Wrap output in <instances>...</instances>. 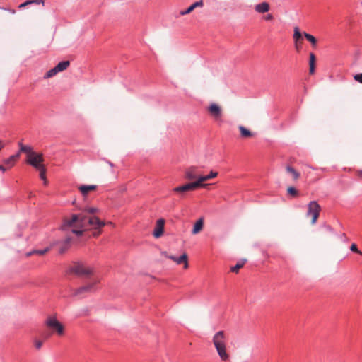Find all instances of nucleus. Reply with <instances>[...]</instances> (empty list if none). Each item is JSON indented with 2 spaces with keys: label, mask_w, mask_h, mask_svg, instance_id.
Returning <instances> with one entry per match:
<instances>
[{
  "label": "nucleus",
  "mask_w": 362,
  "mask_h": 362,
  "mask_svg": "<svg viewBox=\"0 0 362 362\" xmlns=\"http://www.w3.org/2000/svg\"><path fill=\"white\" fill-rule=\"evenodd\" d=\"M307 216H312L311 223L315 224L319 217L320 211V206L315 201H312L308 206Z\"/></svg>",
  "instance_id": "obj_5"
},
{
  "label": "nucleus",
  "mask_w": 362,
  "mask_h": 362,
  "mask_svg": "<svg viewBox=\"0 0 362 362\" xmlns=\"http://www.w3.org/2000/svg\"><path fill=\"white\" fill-rule=\"evenodd\" d=\"M70 66V62L69 60L62 61L55 67L59 72L66 70Z\"/></svg>",
  "instance_id": "obj_23"
},
{
  "label": "nucleus",
  "mask_w": 362,
  "mask_h": 362,
  "mask_svg": "<svg viewBox=\"0 0 362 362\" xmlns=\"http://www.w3.org/2000/svg\"><path fill=\"white\" fill-rule=\"evenodd\" d=\"M293 39L295 41V47L297 51H299L303 42L302 33L298 27L294 28Z\"/></svg>",
  "instance_id": "obj_12"
},
{
  "label": "nucleus",
  "mask_w": 362,
  "mask_h": 362,
  "mask_svg": "<svg viewBox=\"0 0 362 362\" xmlns=\"http://www.w3.org/2000/svg\"><path fill=\"white\" fill-rule=\"evenodd\" d=\"M42 346V341L40 340H36L35 341V346L37 349H40Z\"/></svg>",
  "instance_id": "obj_35"
},
{
  "label": "nucleus",
  "mask_w": 362,
  "mask_h": 362,
  "mask_svg": "<svg viewBox=\"0 0 362 362\" xmlns=\"http://www.w3.org/2000/svg\"><path fill=\"white\" fill-rule=\"evenodd\" d=\"M247 262L246 259H240L234 267L230 268L232 272L238 273L239 269H241Z\"/></svg>",
  "instance_id": "obj_25"
},
{
  "label": "nucleus",
  "mask_w": 362,
  "mask_h": 362,
  "mask_svg": "<svg viewBox=\"0 0 362 362\" xmlns=\"http://www.w3.org/2000/svg\"><path fill=\"white\" fill-rule=\"evenodd\" d=\"M18 145L20 146V151L27 153V158L30 156L31 153H35V151H33L30 146L23 145L21 142H19Z\"/></svg>",
  "instance_id": "obj_21"
},
{
  "label": "nucleus",
  "mask_w": 362,
  "mask_h": 362,
  "mask_svg": "<svg viewBox=\"0 0 362 362\" xmlns=\"http://www.w3.org/2000/svg\"><path fill=\"white\" fill-rule=\"evenodd\" d=\"M316 58L313 53L310 54L309 65H315Z\"/></svg>",
  "instance_id": "obj_33"
},
{
  "label": "nucleus",
  "mask_w": 362,
  "mask_h": 362,
  "mask_svg": "<svg viewBox=\"0 0 362 362\" xmlns=\"http://www.w3.org/2000/svg\"><path fill=\"white\" fill-rule=\"evenodd\" d=\"M161 255H163V256H164L165 257H168V258L170 256V255H168L167 252H165V251L161 252Z\"/></svg>",
  "instance_id": "obj_41"
},
{
  "label": "nucleus",
  "mask_w": 362,
  "mask_h": 362,
  "mask_svg": "<svg viewBox=\"0 0 362 362\" xmlns=\"http://www.w3.org/2000/svg\"><path fill=\"white\" fill-rule=\"evenodd\" d=\"M0 170L4 173L6 170V168L4 166L0 165Z\"/></svg>",
  "instance_id": "obj_42"
},
{
  "label": "nucleus",
  "mask_w": 362,
  "mask_h": 362,
  "mask_svg": "<svg viewBox=\"0 0 362 362\" xmlns=\"http://www.w3.org/2000/svg\"><path fill=\"white\" fill-rule=\"evenodd\" d=\"M217 175H218V173L217 172L211 170L209 175H202V177H200L199 178V180H196V181H197V183L199 184V187H206L209 185V184H204L203 182H206V181H208V180H209L211 179H213V178L217 177Z\"/></svg>",
  "instance_id": "obj_11"
},
{
  "label": "nucleus",
  "mask_w": 362,
  "mask_h": 362,
  "mask_svg": "<svg viewBox=\"0 0 362 362\" xmlns=\"http://www.w3.org/2000/svg\"><path fill=\"white\" fill-rule=\"evenodd\" d=\"M238 129L240 132V134L243 138H250L254 135V134L251 131L246 129L245 127L242 125L239 126Z\"/></svg>",
  "instance_id": "obj_20"
},
{
  "label": "nucleus",
  "mask_w": 362,
  "mask_h": 362,
  "mask_svg": "<svg viewBox=\"0 0 362 362\" xmlns=\"http://www.w3.org/2000/svg\"><path fill=\"white\" fill-rule=\"evenodd\" d=\"M309 72L310 74H313L315 72V65H309Z\"/></svg>",
  "instance_id": "obj_38"
},
{
  "label": "nucleus",
  "mask_w": 362,
  "mask_h": 362,
  "mask_svg": "<svg viewBox=\"0 0 362 362\" xmlns=\"http://www.w3.org/2000/svg\"><path fill=\"white\" fill-rule=\"evenodd\" d=\"M45 1V0H27L24 3L21 4L19 5L18 8H23V7L28 6V5L32 4H42V5H44Z\"/></svg>",
  "instance_id": "obj_26"
},
{
  "label": "nucleus",
  "mask_w": 362,
  "mask_h": 362,
  "mask_svg": "<svg viewBox=\"0 0 362 362\" xmlns=\"http://www.w3.org/2000/svg\"><path fill=\"white\" fill-rule=\"evenodd\" d=\"M9 11L12 13H16V11L14 9H10Z\"/></svg>",
  "instance_id": "obj_44"
},
{
  "label": "nucleus",
  "mask_w": 362,
  "mask_h": 362,
  "mask_svg": "<svg viewBox=\"0 0 362 362\" xmlns=\"http://www.w3.org/2000/svg\"><path fill=\"white\" fill-rule=\"evenodd\" d=\"M66 274H75L78 276H87L93 274V269L90 267H86L82 262H74L67 270Z\"/></svg>",
  "instance_id": "obj_3"
},
{
  "label": "nucleus",
  "mask_w": 362,
  "mask_h": 362,
  "mask_svg": "<svg viewBox=\"0 0 362 362\" xmlns=\"http://www.w3.org/2000/svg\"><path fill=\"white\" fill-rule=\"evenodd\" d=\"M50 250V248L49 247H45V249L43 250H34L33 251H31L30 252H29L28 254V256L31 255H44L45 253H47V252H49Z\"/></svg>",
  "instance_id": "obj_29"
},
{
  "label": "nucleus",
  "mask_w": 362,
  "mask_h": 362,
  "mask_svg": "<svg viewBox=\"0 0 362 362\" xmlns=\"http://www.w3.org/2000/svg\"><path fill=\"white\" fill-rule=\"evenodd\" d=\"M87 223L95 228H101L105 223L96 216H88L83 214H72L71 218H65L61 226L62 230H66L70 227H86Z\"/></svg>",
  "instance_id": "obj_1"
},
{
  "label": "nucleus",
  "mask_w": 362,
  "mask_h": 362,
  "mask_svg": "<svg viewBox=\"0 0 362 362\" xmlns=\"http://www.w3.org/2000/svg\"><path fill=\"white\" fill-rule=\"evenodd\" d=\"M88 226V224L87 223V226H86V228H87ZM89 226H90V225H89ZM90 227H93V228H94L95 229H96V228H95V226H90ZM84 228H86V227H84ZM84 230H86V228H84Z\"/></svg>",
  "instance_id": "obj_45"
},
{
  "label": "nucleus",
  "mask_w": 362,
  "mask_h": 362,
  "mask_svg": "<svg viewBox=\"0 0 362 362\" xmlns=\"http://www.w3.org/2000/svg\"><path fill=\"white\" fill-rule=\"evenodd\" d=\"M286 170L288 173L291 174L293 177V180H297L300 176V173L296 171L293 167L288 165L286 168Z\"/></svg>",
  "instance_id": "obj_22"
},
{
  "label": "nucleus",
  "mask_w": 362,
  "mask_h": 362,
  "mask_svg": "<svg viewBox=\"0 0 362 362\" xmlns=\"http://www.w3.org/2000/svg\"><path fill=\"white\" fill-rule=\"evenodd\" d=\"M185 178L189 180H197L202 177L198 173L197 168L195 166H191L187 168L185 173Z\"/></svg>",
  "instance_id": "obj_9"
},
{
  "label": "nucleus",
  "mask_w": 362,
  "mask_h": 362,
  "mask_svg": "<svg viewBox=\"0 0 362 362\" xmlns=\"http://www.w3.org/2000/svg\"><path fill=\"white\" fill-rule=\"evenodd\" d=\"M59 73L58 70L57 69V68L54 66V68L51 69L50 70H49L43 76V78L44 79H48L49 78H52L53 76H54L55 75H57V74Z\"/></svg>",
  "instance_id": "obj_27"
},
{
  "label": "nucleus",
  "mask_w": 362,
  "mask_h": 362,
  "mask_svg": "<svg viewBox=\"0 0 362 362\" xmlns=\"http://www.w3.org/2000/svg\"><path fill=\"white\" fill-rule=\"evenodd\" d=\"M37 170L40 171V179L43 180L45 181V182H47V180H46L47 169H46L45 166L44 165L42 168H40L39 169H37Z\"/></svg>",
  "instance_id": "obj_30"
},
{
  "label": "nucleus",
  "mask_w": 362,
  "mask_h": 362,
  "mask_svg": "<svg viewBox=\"0 0 362 362\" xmlns=\"http://www.w3.org/2000/svg\"><path fill=\"white\" fill-rule=\"evenodd\" d=\"M350 250L362 255V252L358 249L357 245L355 243L351 244Z\"/></svg>",
  "instance_id": "obj_32"
},
{
  "label": "nucleus",
  "mask_w": 362,
  "mask_h": 362,
  "mask_svg": "<svg viewBox=\"0 0 362 362\" xmlns=\"http://www.w3.org/2000/svg\"><path fill=\"white\" fill-rule=\"evenodd\" d=\"M204 227V220L202 218H199L197 222L195 223L193 229L192 230V234L196 235L199 233H200Z\"/></svg>",
  "instance_id": "obj_17"
},
{
  "label": "nucleus",
  "mask_w": 362,
  "mask_h": 362,
  "mask_svg": "<svg viewBox=\"0 0 362 362\" xmlns=\"http://www.w3.org/2000/svg\"><path fill=\"white\" fill-rule=\"evenodd\" d=\"M97 189L96 185H81L78 187L83 196L86 197L90 191H94Z\"/></svg>",
  "instance_id": "obj_16"
},
{
  "label": "nucleus",
  "mask_w": 362,
  "mask_h": 362,
  "mask_svg": "<svg viewBox=\"0 0 362 362\" xmlns=\"http://www.w3.org/2000/svg\"><path fill=\"white\" fill-rule=\"evenodd\" d=\"M198 187H199V184L197 183V181H195L193 182H189V183L185 184L182 186L175 187L173 189V191L175 192H177V193H185V192L190 191V190H194Z\"/></svg>",
  "instance_id": "obj_8"
},
{
  "label": "nucleus",
  "mask_w": 362,
  "mask_h": 362,
  "mask_svg": "<svg viewBox=\"0 0 362 362\" xmlns=\"http://www.w3.org/2000/svg\"><path fill=\"white\" fill-rule=\"evenodd\" d=\"M44 158L42 153H31L30 156L27 158L28 164L34 167L36 170L44 166L42 164Z\"/></svg>",
  "instance_id": "obj_6"
},
{
  "label": "nucleus",
  "mask_w": 362,
  "mask_h": 362,
  "mask_svg": "<svg viewBox=\"0 0 362 362\" xmlns=\"http://www.w3.org/2000/svg\"><path fill=\"white\" fill-rule=\"evenodd\" d=\"M204 6L203 0H199L193 3L191 6H189L186 10L182 11L180 12V15L185 16L192 13L197 8H202Z\"/></svg>",
  "instance_id": "obj_15"
},
{
  "label": "nucleus",
  "mask_w": 362,
  "mask_h": 362,
  "mask_svg": "<svg viewBox=\"0 0 362 362\" xmlns=\"http://www.w3.org/2000/svg\"><path fill=\"white\" fill-rule=\"evenodd\" d=\"M50 336H51V334L47 333V332H44L42 334V337H44L45 339H48Z\"/></svg>",
  "instance_id": "obj_39"
},
{
  "label": "nucleus",
  "mask_w": 362,
  "mask_h": 362,
  "mask_svg": "<svg viewBox=\"0 0 362 362\" xmlns=\"http://www.w3.org/2000/svg\"><path fill=\"white\" fill-rule=\"evenodd\" d=\"M4 147V144H3V141L1 140H0V151H1V149H3Z\"/></svg>",
  "instance_id": "obj_43"
},
{
  "label": "nucleus",
  "mask_w": 362,
  "mask_h": 362,
  "mask_svg": "<svg viewBox=\"0 0 362 362\" xmlns=\"http://www.w3.org/2000/svg\"><path fill=\"white\" fill-rule=\"evenodd\" d=\"M86 211L89 214H95L97 211V209L96 208H93V207H90V208L87 209Z\"/></svg>",
  "instance_id": "obj_37"
},
{
  "label": "nucleus",
  "mask_w": 362,
  "mask_h": 362,
  "mask_svg": "<svg viewBox=\"0 0 362 362\" xmlns=\"http://www.w3.org/2000/svg\"><path fill=\"white\" fill-rule=\"evenodd\" d=\"M95 285V283H91V284H88L85 286H81V287L78 288L77 289H76L74 294V296H80L84 293L91 292L92 291H93Z\"/></svg>",
  "instance_id": "obj_13"
},
{
  "label": "nucleus",
  "mask_w": 362,
  "mask_h": 362,
  "mask_svg": "<svg viewBox=\"0 0 362 362\" xmlns=\"http://www.w3.org/2000/svg\"><path fill=\"white\" fill-rule=\"evenodd\" d=\"M354 78L356 81H358V82H359V83H362V73H361V74H358L354 75Z\"/></svg>",
  "instance_id": "obj_34"
},
{
  "label": "nucleus",
  "mask_w": 362,
  "mask_h": 362,
  "mask_svg": "<svg viewBox=\"0 0 362 362\" xmlns=\"http://www.w3.org/2000/svg\"><path fill=\"white\" fill-rule=\"evenodd\" d=\"M72 232L73 233H75L76 235L80 236L83 234V230L73 229Z\"/></svg>",
  "instance_id": "obj_36"
},
{
  "label": "nucleus",
  "mask_w": 362,
  "mask_h": 362,
  "mask_svg": "<svg viewBox=\"0 0 362 362\" xmlns=\"http://www.w3.org/2000/svg\"><path fill=\"white\" fill-rule=\"evenodd\" d=\"M265 19L267 21H271L273 19V16L272 14H267L266 16H265Z\"/></svg>",
  "instance_id": "obj_40"
},
{
  "label": "nucleus",
  "mask_w": 362,
  "mask_h": 362,
  "mask_svg": "<svg viewBox=\"0 0 362 362\" xmlns=\"http://www.w3.org/2000/svg\"><path fill=\"white\" fill-rule=\"evenodd\" d=\"M168 258L176 262L177 264H184L185 269H187L189 267L187 261L188 257L186 253L182 254L180 257L169 256Z\"/></svg>",
  "instance_id": "obj_14"
},
{
  "label": "nucleus",
  "mask_w": 362,
  "mask_h": 362,
  "mask_svg": "<svg viewBox=\"0 0 362 362\" xmlns=\"http://www.w3.org/2000/svg\"><path fill=\"white\" fill-rule=\"evenodd\" d=\"M213 344L222 361H227L229 355L226 351V334L223 331H218L213 337Z\"/></svg>",
  "instance_id": "obj_2"
},
{
  "label": "nucleus",
  "mask_w": 362,
  "mask_h": 362,
  "mask_svg": "<svg viewBox=\"0 0 362 362\" xmlns=\"http://www.w3.org/2000/svg\"><path fill=\"white\" fill-rule=\"evenodd\" d=\"M69 239L67 238L59 247V254L63 255L69 249Z\"/></svg>",
  "instance_id": "obj_24"
},
{
  "label": "nucleus",
  "mask_w": 362,
  "mask_h": 362,
  "mask_svg": "<svg viewBox=\"0 0 362 362\" xmlns=\"http://www.w3.org/2000/svg\"><path fill=\"white\" fill-rule=\"evenodd\" d=\"M18 157H19V153H18L15 155H12L9 158L5 159L4 160V163L6 165H8L9 166V168H11L14 165V164L16 162V160H18Z\"/></svg>",
  "instance_id": "obj_18"
},
{
  "label": "nucleus",
  "mask_w": 362,
  "mask_h": 362,
  "mask_svg": "<svg viewBox=\"0 0 362 362\" xmlns=\"http://www.w3.org/2000/svg\"><path fill=\"white\" fill-rule=\"evenodd\" d=\"M303 35L306 38V40L312 44L313 47H316L317 40L313 35H312L309 33H307L305 32L303 33Z\"/></svg>",
  "instance_id": "obj_28"
},
{
  "label": "nucleus",
  "mask_w": 362,
  "mask_h": 362,
  "mask_svg": "<svg viewBox=\"0 0 362 362\" xmlns=\"http://www.w3.org/2000/svg\"><path fill=\"white\" fill-rule=\"evenodd\" d=\"M287 192H288V194H290V195H291L293 197H296L298 194V192L293 187H288L287 188Z\"/></svg>",
  "instance_id": "obj_31"
},
{
  "label": "nucleus",
  "mask_w": 362,
  "mask_h": 362,
  "mask_svg": "<svg viewBox=\"0 0 362 362\" xmlns=\"http://www.w3.org/2000/svg\"><path fill=\"white\" fill-rule=\"evenodd\" d=\"M207 111L210 116L216 121L220 120L223 115L222 107L218 104L214 103L209 105Z\"/></svg>",
  "instance_id": "obj_7"
},
{
  "label": "nucleus",
  "mask_w": 362,
  "mask_h": 362,
  "mask_svg": "<svg viewBox=\"0 0 362 362\" xmlns=\"http://www.w3.org/2000/svg\"><path fill=\"white\" fill-rule=\"evenodd\" d=\"M165 220L163 218L158 219L156 221V225L153 231V236L156 238L161 237L164 232Z\"/></svg>",
  "instance_id": "obj_10"
},
{
  "label": "nucleus",
  "mask_w": 362,
  "mask_h": 362,
  "mask_svg": "<svg viewBox=\"0 0 362 362\" xmlns=\"http://www.w3.org/2000/svg\"><path fill=\"white\" fill-rule=\"evenodd\" d=\"M45 325L47 327L55 331L59 336H62L64 333V325L55 317H49L45 321Z\"/></svg>",
  "instance_id": "obj_4"
},
{
  "label": "nucleus",
  "mask_w": 362,
  "mask_h": 362,
  "mask_svg": "<svg viewBox=\"0 0 362 362\" xmlns=\"http://www.w3.org/2000/svg\"><path fill=\"white\" fill-rule=\"evenodd\" d=\"M269 9V6L266 2H262L255 6V11L258 13H265Z\"/></svg>",
  "instance_id": "obj_19"
}]
</instances>
